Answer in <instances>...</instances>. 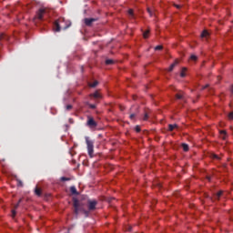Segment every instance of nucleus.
<instances>
[{
    "label": "nucleus",
    "mask_w": 233,
    "mask_h": 233,
    "mask_svg": "<svg viewBox=\"0 0 233 233\" xmlns=\"http://www.w3.org/2000/svg\"><path fill=\"white\" fill-rule=\"evenodd\" d=\"M47 12V9H40L36 15L37 19H43V16L46 15Z\"/></svg>",
    "instance_id": "7ed1b4c3"
},
{
    "label": "nucleus",
    "mask_w": 233,
    "mask_h": 233,
    "mask_svg": "<svg viewBox=\"0 0 233 233\" xmlns=\"http://www.w3.org/2000/svg\"><path fill=\"white\" fill-rule=\"evenodd\" d=\"M182 148H183L184 152H188V145L182 144Z\"/></svg>",
    "instance_id": "4468645a"
},
{
    "label": "nucleus",
    "mask_w": 233,
    "mask_h": 233,
    "mask_svg": "<svg viewBox=\"0 0 233 233\" xmlns=\"http://www.w3.org/2000/svg\"><path fill=\"white\" fill-rule=\"evenodd\" d=\"M74 207H75V213L79 214V210H81V208L79 206V200L77 199L74 200Z\"/></svg>",
    "instance_id": "20e7f679"
},
{
    "label": "nucleus",
    "mask_w": 233,
    "mask_h": 233,
    "mask_svg": "<svg viewBox=\"0 0 233 233\" xmlns=\"http://www.w3.org/2000/svg\"><path fill=\"white\" fill-rule=\"evenodd\" d=\"M168 128H169L170 131H172V130H174L175 128H177V125H176V124H173V125H172V124H171V125L168 126Z\"/></svg>",
    "instance_id": "ddd939ff"
},
{
    "label": "nucleus",
    "mask_w": 233,
    "mask_h": 233,
    "mask_svg": "<svg viewBox=\"0 0 233 233\" xmlns=\"http://www.w3.org/2000/svg\"><path fill=\"white\" fill-rule=\"evenodd\" d=\"M201 37H208V32L203 31V33L201 34Z\"/></svg>",
    "instance_id": "a211bd4d"
},
{
    "label": "nucleus",
    "mask_w": 233,
    "mask_h": 233,
    "mask_svg": "<svg viewBox=\"0 0 233 233\" xmlns=\"http://www.w3.org/2000/svg\"><path fill=\"white\" fill-rule=\"evenodd\" d=\"M3 37H5V35H4V34H1V35H0V39H3Z\"/></svg>",
    "instance_id": "473e14b6"
},
{
    "label": "nucleus",
    "mask_w": 233,
    "mask_h": 233,
    "mask_svg": "<svg viewBox=\"0 0 233 233\" xmlns=\"http://www.w3.org/2000/svg\"><path fill=\"white\" fill-rule=\"evenodd\" d=\"M94 21H96V19H94V18H86L85 19V23L87 26H90V25H92V23H94Z\"/></svg>",
    "instance_id": "423d86ee"
},
{
    "label": "nucleus",
    "mask_w": 233,
    "mask_h": 233,
    "mask_svg": "<svg viewBox=\"0 0 233 233\" xmlns=\"http://www.w3.org/2000/svg\"><path fill=\"white\" fill-rule=\"evenodd\" d=\"M36 196H41V190L39 189V187H36L35 190Z\"/></svg>",
    "instance_id": "6ab92c4d"
},
{
    "label": "nucleus",
    "mask_w": 233,
    "mask_h": 233,
    "mask_svg": "<svg viewBox=\"0 0 233 233\" xmlns=\"http://www.w3.org/2000/svg\"><path fill=\"white\" fill-rule=\"evenodd\" d=\"M87 125L92 127H96V121L94 120V118H89L87 121Z\"/></svg>",
    "instance_id": "6e6552de"
},
{
    "label": "nucleus",
    "mask_w": 233,
    "mask_h": 233,
    "mask_svg": "<svg viewBox=\"0 0 233 233\" xmlns=\"http://www.w3.org/2000/svg\"><path fill=\"white\" fill-rule=\"evenodd\" d=\"M17 207H19V204H17V205L15 206V208H17Z\"/></svg>",
    "instance_id": "4c0bfd02"
},
{
    "label": "nucleus",
    "mask_w": 233,
    "mask_h": 233,
    "mask_svg": "<svg viewBox=\"0 0 233 233\" xmlns=\"http://www.w3.org/2000/svg\"><path fill=\"white\" fill-rule=\"evenodd\" d=\"M96 85H99V82H97V80H95L93 83L89 84V86H91V88H95Z\"/></svg>",
    "instance_id": "f8f14e48"
},
{
    "label": "nucleus",
    "mask_w": 233,
    "mask_h": 233,
    "mask_svg": "<svg viewBox=\"0 0 233 233\" xmlns=\"http://www.w3.org/2000/svg\"><path fill=\"white\" fill-rule=\"evenodd\" d=\"M207 87H208V86H206L204 88H207Z\"/></svg>",
    "instance_id": "ea45409f"
},
{
    "label": "nucleus",
    "mask_w": 233,
    "mask_h": 233,
    "mask_svg": "<svg viewBox=\"0 0 233 233\" xmlns=\"http://www.w3.org/2000/svg\"><path fill=\"white\" fill-rule=\"evenodd\" d=\"M163 49V46H157L155 47V50H162Z\"/></svg>",
    "instance_id": "4be33fe9"
},
{
    "label": "nucleus",
    "mask_w": 233,
    "mask_h": 233,
    "mask_svg": "<svg viewBox=\"0 0 233 233\" xmlns=\"http://www.w3.org/2000/svg\"><path fill=\"white\" fill-rule=\"evenodd\" d=\"M147 12L149 13L150 15H152V12L150 11V9H147Z\"/></svg>",
    "instance_id": "f704fd0d"
},
{
    "label": "nucleus",
    "mask_w": 233,
    "mask_h": 233,
    "mask_svg": "<svg viewBox=\"0 0 233 233\" xmlns=\"http://www.w3.org/2000/svg\"><path fill=\"white\" fill-rule=\"evenodd\" d=\"M139 130H140L139 127H137V132H139Z\"/></svg>",
    "instance_id": "c9c22d12"
},
{
    "label": "nucleus",
    "mask_w": 233,
    "mask_h": 233,
    "mask_svg": "<svg viewBox=\"0 0 233 233\" xmlns=\"http://www.w3.org/2000/svg\"><path fill=\"white\" fill-rule=\"evenodd\" d=\"M90 108H96L95 105H90Z\"/></svg>",
    "instance_id": "72a5a7b5"
},
{
    "label": "nucleus",
    "mask_w": 233,
    "mask_h": 233,
    "mask_svg": "<svg viewBox=\"0 0 233 233\" xmlns=\"http://www.w3.org/2000/svg\"><path fill=\"white\" fill-rule=\"evenodd\" d=\"M66 110H72V106L70 105L66 106Z\"/></svg>",
    "instance_id": "c85d7f7f"
},
{
    "label": "nucleus",
    "mask_w": 233,
    "mask_h": 233,
    "mask_svg": "<svg viewBox=\"0 0 233 233\" xmlns=\"http://www.w3.org/2000/svg\"><path fill=\"white\" fill-rule=\"evenodd\" d=\"M231 92H232V94H233V86H231Z\"/></svg>",
    "instance_id": "e433bc0d"
},
{
    "label": "nucleus",
    "mask_w": 233,
    "mask_h": 233,
    "mask_svg": "<svg viewBox=\"0 0 233 233\" xmlns=\"http://www.w3.org/2000/svg\"><path fill=\"white\" fill-rule=\"evenodd\" d=\"M187 76V68L183 67L181 72H180V76L185 77Z\"/></svg>",
    "instance_id": "9d476101"
},
{
    "label": "nucleus",
    "mask_w": 233,
    "mask_h": 233,
    "mask_svg": "<svg viewBox=\"0 0 233 233\" xmlns=\"http://www.w3.org/2000/svg\"><path fill=\"white\" fill-rule=\"evenodd\" d=\"M70 192H71V194H77V189H76V187H71Z\"/></svg>",
    "instance_id": "2eb2a0df"
},
{
    "label": "nucleus",
    "mask_w": 233,
    "mask_h": 233,
    "mask_svg": "<svg viewBox=\"0 0 233 233\" xmlns=\"http://www.w3.org/2000/svg\"><path fill=\"white\" fill-rule=\"evenodd\" d=\"M220 137L221 139H227V132L226 131H220Z\"/></svg>",
    "instance_id": "9b49d317"
},
{
    "label": "nucleus",
    "mask_w": 233,
    "mask_h": 233,
    "mask_svg": "<svg viewBox=\"0 0 233 233\" xmlns=\"http://www.w3.org/2000/svg\"><path fill=\"white\" fill-rule=\"evenodd\" d=\"M96 205H97V202L96 200H90L88 202V208H89V210H95Z\"/></svg>",
    "instance_id": "39448f33"
},
{
    "label": "nucleus",
    "mask_w": 233,
    "mask_h": 233,
    "mask_svg": "<svg viewBox=\"0 0 233 233\" xmlns=\"http://www.w3.org/2000/svg\"><path fill=\"white\" fill-rule=\"evenodd\" d=\"M228 119H230L231 121H233V112L229 113V115H228Z\"/></svg>",
    "instance_id": "5701e85b"
},
{
    "label": "nucleus",
    "mask_w": 233,
    "mask_h": 233,
    "mask_svg": "<svg viewBox=\"0 0 233 233\" xmlns=\"http://www.w3.org/2000/svg\"><path fill=\"white\" fill-rule=\"evenodd\" d=\"M12 218H15V210H12Z\"/></svg>",
    "instance_id": "cd10ccee"
},
{
    "label": "nucleus",
    "mask_w": 233,
    "mask_h": 233,
    "mask_svg": "<svg viewBox=\"0 0 233 233\" xmlns=\"http://www.w3.org/2000/svg\"><path fill=\"white\" fill-rule=\"evenodd\" d=\"M143 119L144 121H147V119H148V114L146 113Z\"/></svg>",
    "instance_id": "393cba45"
},
{
    "label": "nucleus",
    "mask_w": 233,
    "mask_h": 233,
    "mask_svg": "<svg viewBox=\"0 0 233 233\" xmlns=\"http://www.w3.org/2000/svg\"><path fill=\"white\" fill-rule=\"evenodd\" d=\"M183 97V94L178 93L177 94V99H181Z\"/></svg>",
    "instance_id": "412c9836"
},
{
    "label": "nucleus",
    "mask_w": 233,
    "mask_h": 233,
    "mask_svg": "<svg viewBox=\"0 0 233 233\" xmlns=\"http://www.w3.org/2000/svg\"><path fill=\"white\" fill-rule=\"evenodd\" d=\"M149 34H150V31H149V30L146 31V32L143 34L144 39H147Z\"/></svg>",
    "instance_id": "dca6fc26"
},
{
    "label": "nucleus",
    "mask_w": 233,
    "mask_h": 233,
    "mask_svg": "<svg viewBox=\"0 0 233 233\" xmlns=\"http://www.w3.org/2000/svg\"><path fill=\"white\" fill-rule=\"evenodd\" d=\"M61 180H62V181H68V178H66V177H62Z\"/></svg>",
    "instance_id": "c756f323"
},
{
    "label": "nucleus",
    "mask_w": 233,
    "mask_h": 233,
    "mask_svg": "<svg viewBox=\"0 0 233 233\" xmlns=\"http://www.w3.org/2000/svg\"><path fill=\"white\" fill-rule=\"evenodd\" d=\"M113 63H114V60H112V59L106 60V64H107V65H113Z\"/></svg>",
    "instance_id": "aec40b11"
},
{
    "label": "nucleus",
    "mask_w": 233,
    "mask_h": 233,
    "mask_svg": "<svg viewBox=\"0 0 233 233\" xmlns=\"http://www.w3.org/2000/svg\"><path fill=\"white\" fill-rule=\"evenodd\" d=\"M128 14H129V15H134V10L129 9V10H128Z\"/></svg>",
    "instance_id": "b1692460"
},
{
    "label": "nucleus",
    "mask_w": 233,
    "mask_h": 233,
    "mask_svg": "<svg viewBox=\"0 0 233 233\" xmlns=\"http://www.w3.org/2000/svg\"><path fill=\"white\" fill-rule=\"evenodd\" d=\"M86 143L87 145V152L90 157H94V142H92L88 137H86Z\"/></svg>",
    "instance_id": "f03ea898"
},
{
    "label": "nucleus",
    "mask_w": 233,
    "mask_h": 233,
    "mask_svg": "<svg viewBox=\"0 0 233 233\" xmlns=\"http://www.w3.org/2000/svg\"><path fill=\"white\" fill-rule=\"evenodd\" d=\"M65 25V19H59L56 21L54 25L55 32H60L61 28H64V30H66V28L70 26L71 23L67 22L66 25Z\"/></svg>",
    "instance_id": "f257e3e1"
},
{
    "label": "nucleus",
    "mask_w": 233,
    "mask_h": 233,
    "mask_svg": "<svg viewBox=\"0 0 233 233\" xmlns=\"http://www.w3.org/2000/svg\"><path fill=\"white\" fill-rule=\"evenodd\" d=\"M178 63H179V60H175V62L169 66L168 72H172L176 65H177Z\"/></svg>",
    "instance_id": "0eeeda50"
},
{
    "label": "nucleus",
    "mask_w": 233,
    "mask_h": 233,
    "mask_svg": "<svg viewBox=\"0 0 233 233\" xmlns=\"http://www.w3.org/2000/svg\"><path fill=\"white\" fill-rule=\"evenodd\" d=\"M222 194H223V191H219V192L217 194V198L221 197V196H222Z\"/></svg>",
    "instance_id": "bb28decb"
},
{
    "label": "nucleus",
    "mask_w": 233,
    "mask_h": 233,
    "mask_svg": "<svg viewBox=\"0 0 233 233\" xmlns=\"http://www.w3.org/2000/svg\"><path fill=\"white\" fill-rule=\"evenodd\" d=\"M212 157H213L214 159H219V157H218V155H216V154H213V155H212Z\"/></svg>",
    "instance_id": "a878e982"
},
{
    "label": "nucleus",
    "mask_w": 233,
    "mask_h": 233,
    "mask_svg": "<svg viewBox=\"0 0 233 233\" xmlns=\"http://www.w3.org/2000/svg\"><path fill=\"white\" fill-rule=\"evenodd\" d=\"M19 185L23 186V184L21 182H19Z\"/></svg>",
    "instance_id": "58836bf2"
},
{
    "label": "nucleus",
    "mask_w": 233,
    "mask_h": 233,
    "mask_svg": "<svg viewBox=\"0 0 233 233\" xmlns=\"http://www.w3.org/2000/svg\"><path fill=\"white\" fill-rule=\"evenodd\" d=\"M135 116L136 115H134V114L130 115V119H134Z\"/></svg>",
    "instance_id": "7c9ffc66"
},
{
    "label": "nucleus",
    "mask_w": 233,
    "mask_h": 233,
    "mask_svg": "<svg viewBox=\"0 0 233 233\" xmlns=\"http://www.w3.org/2000/svg\"><path fill=\"white\" fill-rule=\"evenodd\" d=\"M190 61H198V56L196 55H191Z\"/></svg>",
    "instance_id": "f3484780"
},
{
    "label": "nucleus",
    "mask_w": 233,
    "mask_h": 233,
    "mask_svg": "<svg viewBox=\"0 0 233 233\" xmlns=\"http://www.w3.org/2000/svg\"><path fill=\"white\" fill-rule=\"evenodd\" d=\"M176 8H181V5H175Z\"/></svg>",
    "instance_id": "2f4dec72"
},
{
    "label": "nucleus",
    "mask_w": 233,
    "mask_h": 233,
    "mask_svg": "<svg viewBox=\"0 0 233 233\" xmlns=\"http://www.w3.org/2000/svg\"><path fill=\"white\" fill-rule=\"evenodd\" d=\"M95 99H100L101 94L98 93V91L95 92L93 95H91Z\"/></svg>",
    "instance_id": "1a4fd4ad"
}]
</instances>
